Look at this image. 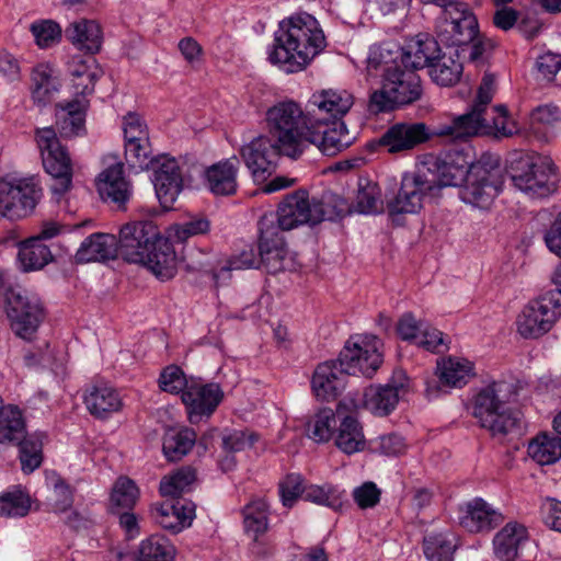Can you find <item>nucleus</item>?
Segmentation results:
<instances>
[{
    "mask_svg": "<svg viewBox=\"0 0 561 561\" xmlns=\"http://www.w3.org/2000/svg\"><path fill=\"white\" fill-rule=\"evenodd\" d=\"M181 398L186 407L190 422L196 424L215 412L224 398V392L218 383L202 385L193 381L183 391Z\"/></svg>",
    "mask_w": 561,
    "mask_h": 561,
    "instance_id": "22",
    "label": "nucleus"
},
{
    "mask_svg": "<svg viewBox=\"0 0 561 561\" xmlns=\"http://www.w3.org/2000/svg\"><path fill=\"white\" fill-rule=\"evenodd\" d=\"M435 191L434 182L424 175L405 173L401 180L398 194L387 203L389 215L415 214L423 206V199Z\"/></svg>",
    "mask_w": 561,
    "mask_h": 561,
    "instance_id": "19",
    "label": "nucleus"
},
{
    "mask_svg": "<svg viewBox=\"0 0 561 561\" xmlns=\"http://www.w3.org/2000/svg\"><path fill=\"white\" fill-rule=\"evenodd\" d=\"M325 46L319 22L308 13H299L280 22L268 59L285 72L294 73L305 69Z\"/></svg>",
    "mask_w": 561,
    "mask_h": 561,
    "instance_id": "2",
    "label": "nucleus"
},
{
    "mask_svg": "<svg viewBox=\"0 0 561 561\" xmlns=\"http://www.w3.org/2000/svg\"><path fill=\"white\" fill-rule=\"evenodd\" d=\"M296 116L289 112L287 100L268 107L265 128L268 135H259L240 149V156L255 182H264L275 171L280 156L301 157L302 139Z\"/></svg>",
    "mask_w": 561,
    "mask_h": 561,
    "instance_id": "1",
    "label": "nucleus"
},
{
    "mask_svg": "<svg viewBox=\"0 0 561 561\" xmlns=\"http://www.w3.org/2000/svg\"><path fill=\"white\" fill-rule=\"evenodd\" d=\"M42 190L35 178L0 183V215L9 219L27 216L41 198Z\"/></svg>",
    "mask_w": 561,
    "mask_h": 561,
    "instance_id": "16",
    "label": "nucleus"
},
{
    "mask_svg": "<svg viewBox=\"0 0 561 561\" xmlns=\"http://www.w3.org/2000/svg\"><path fill=\"white\" fill-rule=\"evenodd\" d=\"M409 379L402 370L394 371L392 379L381 386H370L364 392V407L373 414H390L399 400L408 392Z\"/></svg>",
    "mask_w": 561,
    "mask_h": 561,
    "instance_id": "20",
    "label": "nucleus"
},
{
    "mask_svg": "<svg viewBox=\"0 0 561 561\" xmlns=\"http://www.w3.org/2000/svg\"><path fill=\"white\" fill-rule=\"evenodd\" d=\"M153 172L152 183L160 204L172 207L183 190V174L179 162L168 156L157 157L150 168Z\"/></svg>",
    "mask_w": 561,
    "mask_h": 561,
    "instance_id": "21",
    "label": "nucleus"
},
{
    "mask_svg": "<svg viewBox=\"0 0 561 561\" xmlns=\"http://www.w3.org/2000/svg\"><path fill=\"white\" fill-rule=\"evenodd\" d=\"M437 374L442 386L462 387L473 375V365L460 357L443 358L437 362Z\"/></svg>",
    "mask_w": 561,
    "mask_h": 561,
    "instance_id": "37",
    "label": "nucleus"
},
{
    "mask_svg": "<svg viewBox=\"0 0 561 561\" xmlns=\"http://www.w3.org/2000/svg\"><path fill=\"white\" fill-rule=\"evenodd\" d=\"M68 71L72 77L76 93L81 98L93 92L95 82L102 75V69L93 56L72 57L68 64Z\"/></svg>",
    "mask_w": 561,
    "mask_h": 561,
    "instance_id": "32",
    "label": "nucleus"
},
{
    "mask_svg": "<svg viewBox=\"0 0 561 561\" xmlns=\"http://www.w3.org/2000/svg\"><path fill=\"white\" fill-rule=\"evenodd\" d=\"M195 442L196 433L192 428L169 430L163 437L162 449L169 460L178 461L188 454Z\"/></svg>",
    "mask_w": 561,
    "mask_h": 561,
    "instance_id": "40",
    "label": "nucleus"
},
{
    "mask_svg": "<svg viewBox=\"0 0 561 561\" xmlns=\"http://www.w3.org/2000/svg\"><path fill=\"white\" fill-rule=\"evenodd\" d=\"M422 94V82L416 71L393 60L383 68L381 87L370 94L368 111L373 114L389 112L419 101Z\"/></svg>",
    "mask_w": 561,
    "mask_h": 561,
    "instance_id": "5",
    "label": "nucleus"
},
{
    "mask_svg": "<svg viewBox=\"0 0 561 561\" xmlns=\"http://www.w3.org/2000/svg\"><path fill=\"white\" fill-rule=\"evenodd\" d=\"M36 140L42 152L45 171L53 178L51 191L62 195L72 185V163L67 149L51 127L38 129Z\"/></svg>",
    "mask_w": 561,
    "mask_h": 561,
    "instance_id": "10",
    "label": "nucleus"
},
{
    "mask_svg": "<svg viewBox=\"0 0 561 561\" xmlns=\"http://www.w3.org/2000/svg\"><path fill=\"white\" fill-rule=\"evenodd\" d=\"M528 539L527 528L517 522L507 523L494 537L495 556L502 561H513L519 546Z\"/></svg>",
    "mask_w": 561,
    "mask_h": 561,
    "instance_id": "34",
    "label": "nucleus"
},
{
    "mask_svg": "<svg viewBox=\"0 0 561 561\" xmlns=\"http://www.w3.org/2000/svg\"><path fill=\"white\" fill-rule=\"evenodd\" d=\"M260 264L271 274L294 268L283 232L276 227L273 215H264L259 221Z\"/></svg>",
    "mask_w": 561,
    "mask_h": 561,
    "instance_id": "15",
    "label": "nucleus"
},
{
    "mask_svg": "<svg viewBox=\"0 0 561 561\" xmlns=\"http://www.w3.org/2000/svg\"><path fill=\"white\" fill-rule=\"evenodd\" d=\"M31 508L28 495L22 491L7 492L0 496V515L4 517H24Z\"/></svg>",
    "mask_w": 561,
    "mask_h": 561,
    "instance_id": "55",
    "label": "nucleus"
},
{
    "mask_svg": "<svg viewBox=\"0 0 561 561\" xmlns=\"http://www.w3.org/2000/svg\"><path fill=\"white\" fill-rule=\"evenodd\" d=\"M118 253L127 262L146 266L160 279L176 272L175 253L151 220L130 221L119 230Z\"/></svg>",
    "mask_w": 561,
    "mask_h": 561,
    "instance_id": "3",
    "label": "nucleus"
},
{
    "mask_svg": "<svg viewBox=\"0 0 561 561\" xmlns=\"http://www.w3.org/2000/svg\"><path fill=\"white\" fill-rule=\"evenodd\" d=\"M354 99L346 90L327 89L314 92L304 112L305 122L323 127L329 123H337L353 106Z\"/></svg>",
    "mask_w": 561,
    "mask_h": 561,
    "instance_id": "17",
    "label": "nucleus"
},
{
    "mask_svg": "<svg viewBox=\"0 0 561 561\" xmlns=\"http://www.w3.org/2000/svg\"><path fill=\"white\" fill-rule=\"evenodd\" d=\"M435 33L447 46L469 45L479 34L478 21L467 3L460 1L437 19Z\"/></svg>",
    "mask_w": 561,
    "mask_h": 561,
    "instance_id": "14",
    "label": "nucleus"
},
{
    "mask_svg": "<svg viewBox=\"0 0 561 561\" xmlns=\"http://www.w3.org/2000/svg\"><path fill=\"white\" fill-rule=\"evenodd\" d=\"M528 455L539 465H550L561 458V438L538 435L528 445Z\"/></svg>",
    "mask_w": 561,
    "mask_h": 561,
    "instance_id": "45",
    "label": "nucleus"
},
{
    "mask_svg": "<svg viewBox=\"0 0 561 561\" xmlns=\"http://www.w3.org/2000/svg\"><path fill=\"white\" fill-rule=\"evenodd\" d=\"M462 71L463 66L458 58L440 53L428 68L431 79L442 87H451L459 82Z\"/></svg>",
    "mask_w": 561,
    "mask_h": 561,
    "instance_id": "43",
    "label": "nucleus"
},
{
    "mask_svg": "<svg viewBox=\"0 0 561 561\" xmlns=\"http://www.w3.org/2000/svg\"><path fill=\"white\" fill-rule=\"evenodd\" d=\"M118 253V243L113 234L93 233L88 237L76 253L80 263L114 259Z\"/></svg>",
    "mask_w": 561,
    "mask_h": 561,
    "instance_id": "33",
    "label": "nucleus"
},
{
    "mask_svg": "<svg viewBox=\"0 0 561 561\" xmlns=\"http://www.w3.org/2000/svg\"><path fill=\"white\" fill-rule=\"evenodd\" d=\"M30 31L39 48H48L58 44L62 30L54 20H38L31 24Z\"/></svg>",
    "mask_w": 561,
    "mask_h": 561,
    "instance_id": "52",
    "label": "nucleus"
},
{
    "mask_svg": "<svg viewBox=\"0 0 561 561\" xmlns=\"http://www.w3.org/2000/svg\"><path fill=\"white\" fill-rule=\"evenodd\" d=\"M335 444L344 454L352 455L365 448L362 426L353 416L346 415L340 424Z\"/></svg>",
    "mask_w": 561,
    "mask_h": 561,
    "instance_id": "42",
    "label": "nucleus"
},
{
    "mask_svg": "<svg viewBox=\"0 0 561 561\" xmlns=\"http://www.w3.org/2000/svg\"><path fill=\"white\" fill-rule=\"evenodd\" d=\"M123 131L125 144L140 141L142 144L149 139V131L142 118L135 113H128L123 117Z\"/></svg>",
    "mask_w": 561,
    "mask_h": 561,
    "instance_id": "58",
    "label": "nucleus"
},
{
    "mask_svg": "<svg viewBox=\"0 0 561 561\" xmlns=\"http://www.w3.org/2000/svg\"><path fill=\"white\" fill-rule=\"evenodd\" d=\"M65 34L75 46L91 55L101 49L102 32L95 21L84 19L75 21L66 28Z\"/></svg>",
    "mask_w": 561,
    "mask_h": 561,
    "instance_id": "36",
    "label": "nucleus"
},
{
    "mask_svg": "<svg viewBox=\"0 0 561 561\" xmlns=\"http://www.w3.org/2000/svg\"><path fill=\"white\" fill-rule=\"evenodd\" d=\"M515 394L514 386L507 381H494L476 394L472 414L492 436L503 438L519 433L520 413L507 408Z\"/></svg>",
    "mask_w": 561,
    "mask_h": 561,
    "instance_id": "4",
    "label": "nucleus"
},
{
    "mask_svg": "<svg viewBox=\"0 0 561 561\" xmlns=\"http://www.w3.org/2000/svg\"><path fill=\"white\" fill-rule=\"evenodd\" d=\"M207 219H192L182 224L172 225L168 230V240L172 243H184L191 237L205 234L209 231Z\"/></svg>",
    "mask_w": 561,
    "mask_h": 561,
    "instance_id": "54",
    "label": "nucleus"
},
{
    "mask_svg": "<svg viewBox=\"0 0 561 561\" xmlns=\"http://www.w3.org/2000/svg\"><path fill=\"white\" fill-rule=\"evenodd\" d=\"M138 553L141 561H173L175 548L168 538L156 534L140 542Z\"/></svg>",
    "mask_w": 561,
    "mask_h": 561,
    "instance_id": "44",
    "label": "nucleus"
},
{
    "mask_svg": "<svg viewBox=\"0 0 561 561\" xmlns=\"http://www.w3.org/2000/svg\"><path fill=\"white\" fill-rule=\"evenodd\" d=\"M438 42L428 35L419 34L410 39L401 54V64L416 71L430 68L436 57H439Z\"/></svg>",
    "mask_w": 561,
    "mask_h": 561,
    "instance_id": "29",
    "label": "nucleus"
},
{
    "mask_svg": "<svg viewBox=\"0 0 561 561\" xmlns=\"http://www.w3.org/2000/svg\"><path fill=\"white\" fill-rule=\"evenodd\" d=\"M300 474L290 473L279 483V493L284 506L291 507L297 499L305 496L306 486Z\"/></svg>",
    "mask_w": 561,
    "mask_h": 561,
    "instance_id": "60",
    "label": "nucleus"
},
{
    "mask_svg": "<svg viewBox=\"0 0 561 561\" xmlns=\"http://www.w3.org/2000/svg\"><path fill=\"white\" fill-rule=\"evenodd\" d=\"M83 402L87 410L96 419H107L123 407L119 393L106 382L89 385L84 390Z\"/></svg>",
    "mask_w": 561,
    "mask_h": 561,
    "instance_id": "27",
    "label": "nucleus"
},
{
    "mask_svg": "<svg viewBox=\"0 0 561 561\" xmlns=\"http://www.w3.org/2000/svg\"><path fill=\"white\" fill-rule=\"evenodd\" d=\"M354 208L359 214H379L383 210L380 187L373 182L359 181Z\"/></svg>",
    "mask_w": 561,
    "mask_h": 561,
    "instance_id": "47",
    "label": "nucleus"
},
{
    "mask_svg": "<svg viewBox=\"0 0 561 561\" xmlns=\"http://www.w3.org/2000/svg\"><path fill=\"white\" fill-rule=\"evenodd\" d=\"M5 311L13 332L31 340L43 320L39 300L22 288H9L5 293Z\"/></svg>",
    "mask_w": 561,
    "mask_h": 561,
    "instance_id": "13",
    "label": "nucleus"
},
{
    "mask_svg": "<svg viewBox=\"0 0 561 561\" xmlns=\"http://www.w3.org/2000/svg\"><path fill=\"white\" fill-rule=\"evenodd\" d=\"M138 499L139 489L131 479L121 477L116 480L110 497L112 505L121 508H131Z\"/></svg>",
    "mask_w": 561,
    "mask_h": 561,
    "instance_id": "53",
    "label": "nucleus"
},
{
    "mask_svg": "<svg viewBox=\"0 0 561 561\" xmlns=\"http://www.w3.org/2000/svg\"><path fill=\"white\" fill-rule=\"evenodd\" d=\"M150 515L163 529L179 534L192 525L195 517V504L186 500L153 504L150 507Z\"/></svg>",
    "mask_w": 561,
    "mask_h": 561,
    "instance_id": "25",
    "label": "nucleus"
},
{
    "mask_svg": "<svg viewBox=\"0 0 561 561\" xmlns=\"http://www.w3.org/2000/svg\"><path fill=\"white\" fill-rule=\"evenodd\" d=\"M503 520V514L480 497L468 502L460 516V525L470 533L490 531Z\"/></svg>",
    "mask_w": 561,
    "mask_h": 561,
    "instance_id": "28",
    "label": "nucleus"
},
{
    "mask_svg": "<svg viewBox=\"0 0 561 561\" xmlns=\"http://www.w3.org/2000/svg\"><path fill=\"white\" fill-rule=\"evenodd\" d=\"M257 440V435L248 431H233L222 438L225 450L230 453L242 451L251 448Z\"/></svg>",
    "mask_w": 561,
    "mask_h": 561,
    "instance_id": "62",
    "label": "nucleus"
},
{
    "mask_svg": "<svg viewBox=\"0 0 561 561\" xmlns=\"http://www.w3.org/2000/svg\"><path fill=\"white\" fill-rule=\"evenodd\" d=\"M237 158L227 159L209 167L206 179L209 190L216 195H232L237 192Z\"/></svg>",
    "mask_w": 561,
    "mask_h": 561,
    "instance_id": "35",
    "label": "nucleus"
},
{
    "mask_svg": "<svg viewBox=\"0 0 561 561\" xmlns=\"http://www.w3.org/2000/svg\"><path fill=\"white\" fill-rule=\"evenodd\" d=\"M44 435L31 434L26 435L24 431V437L21 440L15 442L14 445L19 446L20 460L22 470L24 472H33L42 463V447H43Z\"/></svg>",
    "mask_w": 561,
    "mask_h": 561,
    "instance_id": "46",
    "label": "nucleus"
},
{
    "mask_svg": "<svg viewBox=\"0 0 561 561\" xmlns=\"http://www.w3.org/2000/svg\"><path fill=\"white\" fill-rule=\"evenodd\" d=\"M195 480V470L191 467H184L171 476L163 477L159 490L163 496L176 497L188 491Z\"/></svg>",
    "mask_w": 561,
    "mask_h": 561,
    "instance_id": "49",
    "label": "nucleus"
},
{
    "mask_svg": "<svg viewBox=\"0 0 561 561\" xmlns=\"http://www.w3.org/2000/svg\"><path fill=\"white\" fill-rule=\"evenodd\" d=\"M88 100L77 98L65 104L56 105V125L62 137L71 138L85 130V112Z\"/></svg>",
    "mask_w": 561,
    "mask_h": 561,
    "instance_id": "31",
    "label": "nucleus"
},
{
    "mask_svg": "<svg viewBox=\"0 0 561 561\" xmlns=\"http://www.w3.org/2000/svg\"><path fill=\"white\" fill-rule=\"evenodd\" d=\"M343 493L332 484L323 485H309L306 486L305 496L306 501L330 507L339 511L343 506Z\"/></svg>",
    "mask_w": 561,
    "mask_h": 561,
    "instance_id": "51",
    "label": "nucleus"
},
{
    "mask_svg": "<svg viewBox=\"0 0 561 561\" xmlns=\"http://www.w3.org/2000/svg\"><path fill=\"white\" fill-rule=\"evenodd\" d=\"M243 526L248 535L254 540L267 531L268 504L264 499H254L242 510Z\"/></svg>",
    "mask_w": 561,
    "mask_h": 561,
    "instance_id": "41",
    "label": "nucleus"
},
{
    "mask_svg": "<svg viewBox=\"0 0 561 561\" xmlns=\"http://www.w3.org/2000/svg\"><path fill=\"white\" fill-rule=\"evenodd\" d=\"M18 259L24 272L37 271L46 266L53 254L38 238H30L20 243Z\"/></svg>",
    "mask_w": 561,
    "mask_h": 561,
    "instance_id": "39",
    "label": "nucleus"
},
{
    "mask_svg": "<svg viewBox=\"0 0 561 561\" xmlns=\"http://www.w3.org/2000/svg\"><path fill=\"white\" fill-rule=\"evenodd\" d=\"M33 98L37 102H49L53 94L58 91V83L53 77V70L47 65H38L32 72Z\"/></svg>",
    "mask_w": 561,
    "mask_h": 561,
    "instance_id": "48",
    "label": "nucleus"
},
{
    "mask_svg": "<svg viewBox=\"0 0 561 561\" xmlns=\"http://www.w3.org/2000/svg\"><path fill=\"white\" fill-rule=\"evenodd\" d=\"M380 345V340L375 335L353 337L344 346L339 360L348 375L371 377L382 363Z\"/></svg>",
    "mask_w": 561,
    "mask_h": 561,
    "instance_id": "18",
    "label": "nucleus"
},
{
    "mask_svg": "<svg viewBox=\"0 0 561 561\" xmlns=\"http://www.w3.org/2000/svg\"><path fill=\"white\" fill-rule=\"evenodd\" d=\"M260 260L256 257L254 249L247 247L238 255L229 259L220 268L213 265L210 261L201 264V268L213 276L214 280L218 284L220 280H227L231 271L247 270L257 267Z\"/></svg>",
    "mask_w": 561,
    "mask_h": 561,
    "instance_id": "38",
    "label": "nucleus"
},
{
    "mask_svg": "<svg viewBox=\"0 0 561 561\" xmlns=\"http://www.w3.org/2000/svg\"><path fill=\"white\" fill-rule=\"evenodd\" d=\"M432 135L435 136L434 133ZM430 138L431 133L424 123H397L382 134L379 145L388 153H401L413 150Z\"/></svg>",
    "mask_w": 561,
    "mask_h": 561,
    "instance_id": "23",
    "label": "nucleus"
},
{
    "mask_svg": "<svg viewBox=\"0 0 561 561\" xmlns=\"http://www.w3.org/2000/svg\"><path fill=\"white\" fill-rule=\"evenodd\" d=\"M160 388L170 393H180L191 383L187 382L184 373L179 366L171 365L163 369L159 379Z\"/></svg>",
    "mask_w": 561,
    "mask_h": 561,
    "instance_id": "59",
    "label": "nucleus"
},
{
    "mask_svg": "<svg viewBox=\"0 0 561 561\" xmlns=\"http://www.w3.org/2000/svg\"><path fill=\"white\" fill-rule=\"evenodd\" d=\"M503 184L504 170L500 159L483 154L470 165L466 184L460 191V198L474 207L488 209L502 191Z\"/></svg>",
    "mask_w": 561,
    "mask_h": 561,
    "instance_id": "7",
    "label": "nucleus"
},
{
    "mask_svg": "<svg viewBox=\"0 0 561 561\" xmlns=\"http://www.w3.org/2000/svg\"><path fill=\"white\" fill-rule=\"evenodd\" d=\"M331 218L332 215L324 210L322 203L310 198L308 192L299 190L288 194L278 205L275 224L283 232Z\"/></svg>",
    "mask_w": 561,
    "mask_h": 561,
    "instance_id": "11",
    "label": "nucleus"
},
{
    "mask_svg": "<svg viewBox=\"0 0 561 561\" xmlns=\"http://www.w3.org/2000/svg\"><path fill=\"white\" fill-rule=\"evenodd\" d=\"M335 426L334 411L330 408L321 409L307 424L308 436L317 443L328 442Z\"/></svg>",
    "mask_w": 561,
    "mask_h": 561,
    "instance_id": "50",
    "label": "nucleus"
},
{
    "mask_svg": "<svg viewBox=\"0 0 561 561\" xmlns=\"http://www.w3.org/2000/svg\"><path fill=\"white\" fill-rule=\"evenodd\" d=\"M495 91V77L491 73H485L479 85L477 98L466 114L476 115L480 112H485L488 105L491 103Z\"/></svg>",
    "mask_w": 561,
    "mask_h": 561,
    "instance_id": "61",
    "label": "nucleus"
},
{
    "mask_svg": "<svg viewBox=\"0 0 561 561\" xmlns=\"http://www.w3.org/2000/svg\"><path fill=\"white\" fill-rule=\"evenodd\" d=\"M123 172V163L110 165L100 174L98 183L101 197L116 204L119 208L124 207L131 196L130 184L124 178Z\"/></svg>",
    "mask_w": 561,
    "mask_h": 561,
    "instance_id": "30",
    "label": "nucleus"
},
{
    "mask_svg": "<svg viewBox=\"0 0 561 561\" xmlns=\"http://www.w3.org/2000/svg\"><path fill=\"white\" fill-rule=\"evenodd\" d=\"M471 162L470 157L462 150L445 152L436 161V181L432 180L436 188L457 186L467 181Z\"/></svg>",
    "mask_w": 561,
    "mask_h": 561,
    "instance_id": "26",
    "label": "nucleus"
},
{
    "mask_svg": "<svg viewBox=\"0 0 561 561\" xmlns=\"http://www.w3.org/2000/svg\"><path fill=\"white\" fill-rule=\"evenodd\" d=\"M381 491L374 482H365L353 490V499L362 510L376 506L380 501Z\"/></svg>",
    "mask_w": 561,
    "mask_h": 561,
    "instance_id": "63",
    "label": "nucleus"
},
{
    "mask_svg": "<svg viewBox=\"0 0 561 561\" xmlns=\"http://www.w3.org/2000/svg\"><path fill=\"white\" fill-rule=\"evenodd\" d=\"M287 104L289 112L296 116L295 121L301 134V154L310 145H316L327 156H334L351 145L352 137L342 119L323 127L313 126L305 122L304 111L297 102L287 100Z\"/></svg>",
    "mask_w": 561,
    "mask_h": 561,
    "instance_id": "9",
    "label": "nucleus"
},
{
    "mask_svg": "<svg viewBox=\"0 0 561 561\" xmlns=\"http://www.w3.org/2000/svg\"><path fill=\"white\" fill-rule=\"evenodd\" d=\"M347 376H350L348 373L339 359L319 364L311 379L314 396L322 401L336 399L346 386Z\"/></svg>",
    "mask_w": 561,
    "mask_h": 561,
    "instance_id": "24",
    "label": "nucleus"
},
{
    "mask_svg": "<svg viewBox=\"0 0 561 561\" xmlns=\"http://www.w3.org/2000/svg\"><path fill=\"white\" fill-rule=\"evenodd\" d=\"M514 186L530 198H543L556 192L559 182L556 165L548 157H524L511 167Z\"/></svg>",
    "mask_w": 561,
    "mask_h": 561,
    "instance_id": "8",
    "label": "nucleus"
},
{
    "mask_svg": "<svg viewBox=\"0 0 561 561\" xmlns=\"http://www.w3.org/2000/svg\"><path fill=\"white\" fill-rule=\"evenodd\" d=\"M561 317V299L547 293L531 300L517 317V332L525 339H538L549 332Z\"/></svg>",
    "mask_w": 561,
    "mask_h": 561,
    "instance_id": "12",
    "label": "nucleus"
},
{
    "mask_svg": "<svg viewBox=\"0 0 561 561\" xmlns=\"http://www.w3.org/2000/svg\"><path fill=\"white\" fill-rule=\"evenodd\" d=\"M424 553L428 561H453L454 546L444 535H431L424 538Z\"/></svg>",
    "mask_w": 561,
    "mask_h": 561,
    "instance_id": "56",
    "label": "nucleus"
},
{
    "mask_svg": "<svg viewBox=\"0 0 561 561\" xmlns=\"http://www.w3.org/2000/svg\"><path fill=\"white\" fill-rule=\"evenodd\" d=\"M492 114L490 116L485 111L476 115H459L448 123L438 124L434 135L449 140H466L477 135L503 138L517 133V126L514 121L508 118L504 105L493 107Z\"/></svg>",
    "mask_w": 561,
    "mask_h": 561,
    "instance_id": "6",
    "label": "nucleus"
},
{
    "mask_svg": "<svg viewBox=\"0 0 561 561\" xmlns=\"http://www.w3.org/2000/svg\"><path fill=\"white\" fill-rule=\"evenodd\" d=\"M125 159L133 168L148 170L157 158L151 157V145L147 139L145 144L140 141L125 144Z\"/></svg>",
    "mask_w": 561,
    "mask_h": 561,
    "instance_id": "57",
    "label": "nucleus"
},
{
    "mask_svg": "<svg viewBox=\"0 0 561 561\" xmlns=\"http://www.w3.org/2000/svg\"><path fill=\"white\" fill-rule=\"evenodd\" d=\"M50 502L56 513H67L73 503L70 488L62 481H57L50 496Z\"/></svg>",
    "mask_w": 561,
    "mask_h": 561,
    "instance_id": "64",
    "label": "nucleus"
}]
</instances>
